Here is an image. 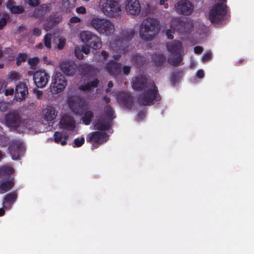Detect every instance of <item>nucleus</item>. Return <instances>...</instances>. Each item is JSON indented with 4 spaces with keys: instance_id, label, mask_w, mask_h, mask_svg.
<instances>
[{
    "instance_id": "obj_1",
    "label": "nucleus",
    "mask_w": 254,
    "mask_h": 254,
    "mask_svg": "<svg viewBox=\"0 0 254 254\" xmlns=\"http://www.w3.org/2000/svg\"><path fill=\"white\" fill-rule=\"evenodd\" d=\"M230 17V10L226 3L218 2L210 9L208 19L215 26L219 27L226 24Z\"/></svg>"
},
{
    "instance_id": "obj_2",
    "label": "nucleus",
    "mask_w": 254,
    "mask_h": 254,
    "mask_svg": "<svg viewBox=\"0 0 254 254\" xmlns=\"http://www.w3.org/2000/svg\"><path fill=\"white\" fill-rule=\"evenodd\" d=\"M160 30L159 20L148 17L141 22L139 28V35L145 41L153 40Z\"/></svg>"
},
{
    "instance_id": "obj_3",
    "label": "nucleus",
    "mask_w": 254,
    "mask_h": 254,
    "mask_svg": "<svg viewBox=\"0 0 254 254\" xmlns=\"http://www.w3.org/2000/svg\"><path fill=\"white\" fill-rule=\"evenodd\" d=\"M134 35L132 29H123L120 35L116 37L112 44L114 50L120 53L126 54L128 48L129 41L131 40Z\"/></svg>"
},
{
    "instance_id": "obj_4",
    "label": "nucleus",
    "mask_w": 254,
    "mask_h": 254,
    "mask_svg": "<svg viewBox=\"0 0 254 254\" xmlns=\"http://www.w3.org/2000/svg\"><path fill=\"white\" fill-rule=\"evenodd\" d=\"M161 100V97L159 93L158 87L153 82L150 88L145 90L139 95L138 102L141 105L151 106Z\"/></svg>"
},
{
    "instance_id": "obj_5",
    "label": "nucleus",
    "mask_w": 254,
    "mask_h": 254,
    "mask_svg": "<svg viewBox=\"0 0 254 254\" xmlns=\"http://www.w3.org/2000/svg\"><path fill=\"white\" fill-rule=\"evenodd\" d=\"M100 7L105 15L109 17H117L120 15L121 6L114 0H101Z\"/></svg>"
},
{
    "instance_id": "obj_6",
    "label": "nucleus",
    "mask_w": 254,
    "mask_h": 254,
    "mask_svg": "<svg viewBox=\"0 0 254 254\" xmlns=\"http://www.w3.org/2000/svg\"><path fill=\"white\" fill-rule=\"evenodd\" d=\"M90 23L92 28L101 34L108 35L114 32V25L107 19L93 18Z\"/></svg>"
},
{
    "instance_id": "obj_7",
    "label": "nucleus",
    "mask_w": 254,
    "mask_h": 254,
    "mask_svg": "<svg viewBox=\"0 0 254 254\" xmlns=\"http://www.w3.org/2000/svg\"><path fill=\"white\" fill-rule=\"evenodd\" d=\"M68 103L71 110L76 115L81 116L88 109V103L81 97L72 96L68 98Z\"/></svg>"
},
{
    "instance_id": "obj_8",
    "label": "nucleus",
    "mask_w": 254,
    "mask_h": 254,
    "mask_svg": "<svg viewBox=\"0 0 254 254\" xmlns=\"http://www.w3.org/2000/svg\"><path fill=\"white\" fill-rule=\"evenodd\" d=\"M81 41L87 47L94 50L101 47L102 42L97 35L88 31H83L80 34Z\"/></svg>"
},
{
    "instance_id": "obj_9",
    "label": "nucleus",
    "mask_w": 254,
    "mask_h": 254,
    "mask_svg": "<svg viewBox=\"0 0 254 254\" xmlns=\"http://www.w3.org/2000/svg\"><path fill=\"white\" fill-rule=\"evenodd\" d=\"M5 125L10 129L17 131L20 127H24V120L16 112H11L4 117Z\"/></svg>"
},
{
    "instance_id": "obj_10",
    "label": "nucleus",
    "mask_w": 254,
    "mask_h": 254,
    "mask_svg": "<svg viewBox=\"0 0 254 254\" xmlns=\"http://www.w3.org/2000/svg\"><path fill=\"white\" fill-rule=\"evenodd\" d=\"M67 85V81L60 73L55 74L52 82L50 85L51 92L53 94H57L62 92Z\"/></svg>"
},
{
    "instance_id": "obj_11",
    "label": "nucleus",
    "mask_w": 254,
    "mask_h": 254,
    "mask_svg": "<svg viewBox=\"0 0 254 254\" xmlns=\"http://www.w3.org/2000/svg\"><path fill=\"white\" fill-rule=\"evenodd\" d=\"M108 136L107 133L99 131L91 132L86 136V141L88 142H92L91 149L93 150L98 147L103 142L106 141V139Z\"/></svg>"
},
{
    "instance_id": "obj_12",
    "label": "nucleus",
    "mask_w": 254,
    "mask_h": 254,
    "mask_svg": "<svg viewBox=\"0 0 254 254\" xmlns=\"http://www.w3.org/2000/svg\"><path fill=\"white\" fill-rule=\"evenodd\" d=\"M171 26L181 33H190L192 28V24L190 21L181 18H174Z\"/></svg>"
},
{
    "instance_id": "obj_13",
    "label": "nucleus",
    "mask_w": 254,
    "mask_h": 254,
    "mask_svg": "<svg viewBox=\"0 0 254 254\" xmlns=\"http://www.w3.org/2000/svg\"><path fill=\"white\" fill-rule=\"evenodd\" d=\"M193 5L188 0H180L175 4L176 11L184 15H190L193 9Z\"/></svg>"
},
{
    "instance_id": "obj_14",
    "label": "nucleus",
    "mask_w": 254,
    "mask_h": 254,
    "mask_svg": "<svg viewBox=\"0 0 254 254\" xmlns=\"http://www.w3.org/2000/svg\"><path fill=\"white\" fill-rule=\"evenodd\" d=\"M24 147L22 143L18 140H14L10 144L8 150L13 160L19 159L22 153Z\"/></svg>"
},
{
    "instance_id": "obj_15",
    "label": "nucleus",
    "mask_w": 254,
    "mask_h": 254,
    "mask_svg": "<svg viewBox=\"0 0 254 254\" xmlns=\"http://www.w3.org/2000/svg\"><path fill=\"white\" fill-rule=\"evenodd\" d=\"M50 76L45 70H38L35 72L34 83L38 88H43L48 84Z\"/></svg>"
},
{
    "instance_id": "obj_16",
    "label": "nucleus",
    "mask_w": 254,
    "mask_h": 254,
    "mask_svg": "<svg viewBox=\"0 0 254 254\" xmlns=\"http://www.w3.org/2000/svg\"><path fill=\"white\" fill-rule=\"evenodd\" d=\"M141 4L138 0H127L125 2V10L128 15L136 16L141 11Z\"/></svg>"
},
{
    "instance_id": "obj_17",
    "label": "nucleus",
    "mask_w": 254,
    "mask_h": 254,
    "mask_svg": "<svg viewBox=\"0 0 254 254\" xmlns=\"http://www.w3.org/2000/svg\"><path fill=\"white\" fill-rule=\"evenodd\" d=\"M122 64L117 63L114 61H111L105 65V68L109 72L110 75L117 78L122 71Z\"/></svg>"
},
{
    "instance_id": "obj_18",
    "label": "nucleus",
    "mask_w": 254,
    "mask_h": 254,
    "mask_svg": "<svg viewBox=\"0 0 254 254\" xmlns=\"http://www.w3.org/2000/svg\"><path fill=\"white\" fill-rule=\"evenodd\" d=\"M119 102L124 108L128 110H131L134 106V101L131 95L127 93H122L118 97Z\"/></svg>"
},
{
    "instance_id": "obj_19",
    "label": "nucleus",
    "mask_w": 254,
    "mask_h": 254,
    "mask_svg": "<svg viewBox=\"0 0 254 254\" xmlns=\"http://www.w3.org/2000/svg\"><path fill=\"white\" fill-rule=\"evenodd\" d=\"M60 127L64 130L72 131L75 127V120L70 116L64 115L60 122Z\"/></svg>"
},
{
    "instance_id": "obj_20",
    "label": "nucleus",
    "mask_w": 254,
    "mask_h": 254,
    "mask_svg": "<svg viewBox=\"0 0 254 254\" xmlns=\"http://www.w3.org/2000/svg\"><path fill=\"white\" fill-rule=\"evenodd\" d=\"M28 93L27 85L23 82H20L15 88V99L17 101L25 99Z\"/></svg>"
},
{
    "instance_id": "obj_21",
    "label": "nucleus",
    "mask_w": 254,
    "mask_h": 254,
    "mask_svg": "<svg viewBox=\"0 0 254 254\" xmlns=\"http://www.w3.org/2000/svg\"><path fill=\"white\" fill-rule=\"evenodd\" d=\"M60 67L62 71L68 76L73 75L77 68L76 64L71 61H65L60 64Z\"/></svg>"
},
{
    "instance_id": "obj_22",
    "label": "nucleus",
    "mask_w": 254,
    "mask_h": 254,
    "mask_svg": "<svg viewBox=\"0 0 254 254\" xmlns=\"http://www.w3.org/2000/svg\"><path fill=\"white\" fill-rule=\"evenodd\" d=\"M78 70L82 76L86 77H92L96 72L94 67L87 63L80 64Z\"/></svg>"
},
{
    "instance_id": "obj_23",
    "label": "nucleus",
    "mask_w": 254,
    "mask_h": 254,
    "mask_svg": "<svg viewBox=\"0 0 254 254\" xmlns=\"http://www.w3.org/2000/svg\"><path fill=\"white\" fill-rule=\"evenodd\" d=\"M167 50L172 54H179L181 53L183 46L181 41L175 40L173 42H167L166 44Z\"/></svg>"
},
{
    "instance_id": "obj_24",
    "label": "nucleus",
    "mask_w": 254,
    "mask_h": 254,
    "mask_svg": "<svg viewBox=\"0 0 254 254\" xmlns=\"http://www.w3.org/2000/svg\"><path fill=\"white\" fill-rule=\"evenodd\" d=\"M147 79L145 76L139 75L134 78L132 80V88L133 89L141 91L146 87Z\"/></svg>"
},
{
    "instance_id": "obj_25",
    "label": "nucleus",
    "mask_w": 254,
    "mask_h": 254,
    "mask_svg": "<svg viewBox=\"0 0 254 254\" xmlns=\"http://www.w3.org/2000/svg\"><path fill=\"white\" fill-rule=\"evenodd\" d=\"M17 198V193L16 191L7 194L3 198V207L6 209H10Z\"/></svg>"
},
{
    "instance_id": "obj_26",
    "label": "nucleus",
    "mask_w": 254,
    "mask_h": 254,
    "mask_svg": "<svg viewBox=\"0 0 254 254\" xmlns=\"http://www.w3.org/2000/svg\"><path fill=\"white\" fill-rule=\"evenodd\" d=\"M50 11L49 4H42L36 8L33 15L34 17L43 19L45 14Z\"/></svg>"
},
{
    "instance_id": "obj_27",
    "label": "nucleus",
    "mask_w": 254,
    "mask_h": 254,
    "mask_svg": "<svg viewBox=\"0 0 254 254\" xmlns=\"http://www.w3.org/2000/svg\"><path fill=\"white\" fill-rule=\"evenodd\" d=\"M15 185L14 178L11 177L9 179L2 181L0 184V192L3 193L11 190Z\"/></svg>"
},
{
    "instance_id": "obj_28",
    "label": "nucleus",
    "mask_w": 254,
    "mask_h": 254,
    "mask_svg": "<svg viewBox=\"0 0 254 254\" xmlns=\"http://www.w3.org/2000/svg\"><path fill=\"white\" fill-rule=\"evenodd\" d=\"M14 173V169L10 166L3 165L0 167V178L9 179Z\"/></svg>"
},
{
    "instance_id": "obj_29",
    "label": "nucleus",
    "mask_w": 254,
    "mask_h": 254,
    "mask_svg": "<svg viewBox=\"0 0 254 254\" xmlns=\"http://www.w3.org/2000/svg\"><path fill=\"white\" fill-rule=\"evenodd\" d=\"M43 115L46 120L52 121L56 118L57 112L54 107L49 106L43 111Z\"/></svg>"
},
{
    "instance_id": "obj_30",
    "label": "nucleus",
    "mask_w": 254,
    "mask_h": 254,
    "mask_svg": "<svg viewBox=\"0 0 254 254\" xmlns=\"http://www.w3.org/2000/svg\"><path fill=\"white\" fill-rule=\"evenodd\" d=\"M99 83V80L96 78L91 81L88 82L87 83L80 85L78 88L80 90L83 91L90 92L97 87Z\"/></svg>"
},
{
    "instance_id": "obj_31",
    "label": "nucleus",
    "mask_w": 254,
    "mask_h": 254,
    "mask_svg": "<svg viewBox=\"0 0 254 254\" xmlns=\"http://www.w3.org/2000/svg\"><path fill=\"white\" fill-rule=\"evenodd\" d=\"M111 125V122L107 120L104 121L98 120L94 123V127L95 129L106 131L110 129Z\"/></svg>"
},
{
    "instance_id": "obj_32",
    "label": "nucleus",
    "mask_w": 254,
    "mask_h": 254,
    "mask_svg": "<svg viewBox=\"0 0 254 254\" xmlns=\"http://www.w3.org/2000/svg\"><path fill=\"white\" fill-rule=\"evenodd\" d=\"M152 61L156 66L160 67L165 63L166 58L162 54H155L152 57Z\"/></svg>"
},
{
    "instance_id": "obj_33",
    "label": "nucleus",
    "mask_w": 254,
    "mask_h": 254,
    "mask_svg": "<svg viewBox=\"0 0 254 254\" xmlns=\"http://www.w3.org/2000/svg\"><path fill=\"white\" fill-rule=\"evenodd\" d=\"M183 70L179 69H175L171 74L170 82L172 85L175 86L178 80L182 77Z\"/></svg>"
},
{
    "instance_id": "obj_34",
    "label": "nucleus",
    "mask_w": 254,
    "mask_h": 254,
    "mask_svg": "<svg viewBox=\"0 0 254 254\" xmlns=\"http://www.w3.org/2000/svg\"><path fill=\"white\" fill-rule=\"evenodd\" d=\"M183 62V57L180 54H176V56L170 57L168 59L169 64L173 66L177 67L179 66Z\"/></svg>"
},
{
    "instance_id": "obj_35",
    "label": "nucleus",
    "mask_w": 254,
    "mask_h": 254,
    "mask_svg": "<svg viewBox=\"0 0 254 254\" xmlns=\"http://www.w3.org/2000/svg\"><path fill=\"white\" fill-rule=\"evenodd\" d=\"M104 111L106 120L112 122V121L116 117L113 108L110 105H107L104 108Z\"/></svg>"
},
{
    "instance_id": "obj_36",
    "label": "nucleus",
    "mask_w": 254,
    "mask_h": 254,
    "mask_svg": "<svg viewBox=\"0 0 254 254\" xmlns=\"http://www.w3.org/2000/svg\"><path fill=\"white\" fill-rule=\"evenodd\" d=\"M82 116L81 120L83 123L85 125H89L94 117V114L91 111H85Z\"/></svg>"
},
{
    "instance_id": "obj_37",
    "label": "nucleus",
    "mask_w": 254,
    "mask_h": 254,
    "mask_svg": "<svg viewBox=\"0 0 254 254\" xmlns=\"http://www.w3.org/2000/svg\"><path fill=\"white\" fill-rule=\"evenodd\" d=\"M62 20V17L58 15L57 13L52 12L49 17V23L52 27L54 26L57 24L59 23Z\"/></svg>"
},
{
    "instance_id": "obj_38",
    "label": "nucleus",
    "mask_w": 254,
    "mask_h": 254,
    "mask_svg": "<svg viewBox=\"0 0 254 254\" xmlns=\"http://www.w3.org/2000/svg\"><path fill=\"white\" fill-rule=\"evenodd\" d=\"M132 62L138 67L142 66L145 63L143 57L138 54H136L132 56Z\"/></svg>"
},
{
    "instance_id": "obj_39",
    "label": "nucleus",
    "mask_w": 254,
    "mask_h": 254,
    "mask_svg": "<svg viewBox=\"0 0 254 254\" xmlns=\"http://www.w3.org/2000/svg\"><path fill=\"white\" fill-rule=\"evenodd\" d=\"M28 64L30 65V68L34 70L36 68L37 65L39 62V59L37 57L29 58L27 60Z\"/></svg>"
},
{
    "instance_id": "obj_40",
    "label": "nucleus",
    "mask_w": 254,
    "mask_h": 254,
    "mask_svg": "<svg viewBox=\"0 0 254 254\" xmlns=\"http://www.w3.org/2000/svg\"><path fill=\"white\" fill-rule=\"evenodd\" d=\"M27 55L26 54L20 53L16 57V64L17 66H19L22 62H24L27 59Z\"/></svg>"
},
{
    "instance_id": "obj_41",
    "label": "nucleus",
    "mask_w": 254,
    "mask_h": 254,
    "mask_svg": "<svg viewBox=\"0 0 254 254\" xmlns=\"http://www.w3.org/2000/svg\"><path fill=\"white\" fill-rule=\"evenodd\" d=\"M11 12L13 14H21L23 12L24 8L22 6L12 5L9 8Z\"/></svg>"
},
{
    "instance_id": "obj_42",
    "label": "nucleus",
    "mask_w": 254,
    "mask_h": 254,
    "mask_svg": "<svg viewBox=\"0 0 254 254\" xmlns=\"http://www.w3.org/2000/svg\"><path fill=\"white\" fill-rule=\"evenodd\" d=\"M43 42L46 48L48 49L51 48V34L50 33H47L45 35Z\"/></svg>"
},
{
    "instance_id": "obj_43",
    "label": "nucleus",
    "mask_w": 254,
    "mask_h": 254,
    "mask_svg": "<svg viewBox=\"0 0 254 254\" xmlns=\"http://www.w3.org/2000/svg\"><path fill=\"white\" fill-rule=\"evenodd\" d=\"M55 142L57 143H61L62 142V138H63V134L61 132L56 131L54 134Z\"/></svg>"
},
{
    "instance_id": "obj_44",
    "label": "nucleus",
    "mask_w": 254,
    "mask_h": 254,
    "mask_svg": "<svg viewBox=\"0 0 254 254\" xmlns=\"http://www.w3.org/2000/svg\"><path fill=\"white\" fill-rule=\"evenodd\" d=\"M9 20V17L8 15H5L2 17L0 19V30H2L3 28L7 24V21Z\"/></svg>"
},
{
    "instance_id": "obj_45",
    "label": "nucleus",
    "mask_w": 254,
    "mask_h": 254,
    "mask_svg": "<svg viewBox=\"0 0 254 254\" xmlns=\"http://www.w3.org/2000/svg\"><path fill=\"white\" fill-rule=\"evenodd\" d=\"M85 139L84 137H81L80 138H76L74 140V147H79L81 146L84 143Z\"/></svg>"
},
{
    "instance_id": "obj_46",
    "label": "nucleus",
    "mask_w": 254,
    "mask_h": 254,
    "mask_svg": "<svg viewBox=\"0 0 254 254\" xmlns=\"http://www.w3.org/2000/svg\"><path fill=\"white\" fill-rule=\"evenodd\" d=\"M19 77V73L15 71H11L8 75V79L11 80H17Z\"/></svg>"
},
{
    "instance_id": "obj_47",
    "label": "nucleus",
    "mask_w": 254,
    "mask_h": 254,
    "mask_svg": "<svg viewBox=\"0 0 254 254\" xmlns=\"http://www.w3.org/2000/svg\"><path fill=\"white\" fill-rule=\"evenodd\" d=\"M58 44L57 45V48L59 50H63L64 48V46L66 43V40L65 39L60 38L58 40Z\"/></svg>"
},
{
    "instance_id": "obj_48",
    "label": "nucleus",
    "mask_w": 254,
    "mask_h": 254,
    "mask_svg": "<svg viewBox=\"0 0 254 254\" xmlns=\"http://www.w3.org/2000/svg\"><path fill=\"white\" fill-rule=\"evenodd\" d=\"M74 54L76 57H77L78 59L81 60L83 58L82 52L79 48H75Z\"/></svg>"
},
{
    "instance_id": "obj_49",
    "label": "nucleus",
    "mask_w": 254,
    "mask_h": 254,
    "mask_svg": "<svg viewBox=\"0 0 254 254\" xmlns=\"http://www.w3.org/2000/svg\"><path fill=\"white\" fill-rule=\"evenodd\" d=\"M27 3L32 7H35L40 4V0H28Z\"/></svg>"
},
{
    "instance_id": "obj_50",
    "label": "nucleus",
    "mask_w": 254,
    "mask_h": 254,
    "mask_svg": "<svg viewBox=\"0 0 254 254\" xmlns=\"http://www.w3.org/2000/svg\"><path fill=\"white\" fill-rule=\"evenodd\" d=\"M211 57V53L210 52L205 53L202 56V61L203 62L208 61Z\"/></svg>"
},
{
    "instance_id": "obj_51",
    "label": "nucleus",
    "mask_w": 254,
    "mask_h": 254,
    "mask_svg": "<svg viewBox=\"0 0 254 254\" xmlns=\"http://www.w3.org/2000/svg\"><path fill=\"white\" fill-rule=\"evenodd\" d=\"M7 83L3 80H0V93H3L6 87Z\"/></svg>"
},
{
    "instance_id": "obj_52",
    "label": "nucleus",
    "mask_w": 254,
    "mask_h": 254,
    "mask_svg": "<svg viewBox=\"0 0 254 254\" xmlns=\"http://www.w3.org/2000/svg\"><path fill=\"white\" fill-rule=\"evenodd\" d=\"M32 35L35 36H36V37L40 36L42 33L41 30L39 28H35L32 30Z\"/></svg>"
},
{
    "instance_id": "obj_53",
    "label": "nucleus",
    "mask_w": 254,
    "mask_h": 254,
    "mask_svg": "<svg viewBox=\"0 0 254 254\" xmlns=\"http://www.w3.org/2000/svg\"><path fill=\"white\" fill-rule=\"evenodd\" d=\"M8 108L7 104L3 101L0 102V110L1 111H5Z\"/></svg>"
},
{
    "instance_id": "obj_54",
    "label": "nucleus",
    "mask_w": 254,
    "mask_h": 254,
    "mask_svg": "<svg viewBox=\"0 0 254 254\" xmlns=\"http://www.w3.org/2000/svg\"><path fill=\"white\" fill-rule=\"evenodd\" d=\"M130 67L127 65H124L123 68V72L124 74L128 75L130 71Z\"/></svg>"
},
{
    "instance_id": "obj_55",
    "label": "nucleus",
    "mask_w": 254,
    "mask_h": 254,
    "mask_svg": "<svg viewBox=\"0 0 254 254\" xmlns=\"http://www.w3.org/2000/svg\"><path fill=\"white\" fill-rule=\"evenodd\" d=\"M76 11L78 13L85 14L86 13V9L84 6H80L76 9Z\"/></svg>"
},
{
    "instance_id": "obj_56",
    "label": "nucleus",
    "mask_w": 254,
    "mask_h": 254,
    "mask_svg": "<svg viewBox=\"0 0 254 254\" xmlns=\"http://www.w3.org/2000/svg\"><path fill=\"white\" fill-rule=\"evenodd\" d=\"M173 33H174V32L171 29H167L166 30V34L167 36V38L169 39L172 40L173 39V38H174V36L173 35Z\"/></svg>"
},
{
    "instance_id": "obj_57",
    "label": "nucleus",
    "mask_w": 254,
    "mask_h": 254,
    "mask_svg": "<svg viewBox=\"0 0 254 254\" xmlns=\"http://www.w3.org/2000/svg\"><path fill=\"white\" fill-rule=\"evenodd\" d=\"M146 115L145 111H140L137 114V118L140 120H143L145 118Z\"/></svg>"
},
{
    "instance_id": "obj_58",
    "label": "nucleus",
    "mask_w": 254,
    "mask_h": 254,
    "mask_svg": "<svg viewBox=\"0 0 254 254\" xmlns=\"http://www.w3.org/2000/svg\"><path fill=\"white\" fill-rule=\"evenodd\" d=\"M80 21H81L80 18L77 16H73V17H71L70 19H69V21L70 23H76L80 22Z\"/></svg>"
},
{
    "instance_id": "obj_59",
    "label": "nucleus",
    "mask_w": 254,
    "mask_h": 254,
    "mask_svg": "<svg viewBox=\"0 0 254 254\" xmlns=\"http://www.w3.org/2000/svg\"><path fill=\"white\" fill-rule=\"evenodd\" d=\"M194 51L195 54H200L203 51V48L200 46H195L194 48Z\"/></svg>"
},
{
    "instance_id": "obj_60",
    "label": "nucleus",
    "mask_w": 254,
    "mask_h": 254,
    "mask_svg": "<svg viewBox=\"0 0 254 254\" xmlns=\"http://www.w3.org/2000/svg\"><path fill=\"white\" fill-rule=\"evenodd\" d=\"M196 76L198 78H202L204 76V73L203 70L199 69L196 72Z\"/></svg>"
},
{
    "instance_id": "obj_61",
    "label": "nucleus",
    "mask_w": 254,
    "mask_h": 254,
    "mask_svg": "<svg viewBox=\"0 0 254 254\" xmlns=\"http://www.w3.org/2000/svg\"><path fill=\"white\" fill-rule=\"evenodd\" d=\"M4 92V94L6 96L12 95H13V94L14 93V90L12 88L10 89H5V91Z\"/></svg>"
},
{
    "instance_id": "obj_62",
    "label": "nucleus",
    "mask_w": 254,
    "mask_h": 254,
    "mask_svg": "<svg viewBox=\"0 0 254 254\" xmlns=\"http://www.w3.org/2000/svg\"><path fill=\"white\" fill-rule=\"evenodd\" d=\"M89 48V47H86L85 46H83L81 48L82 52L85 54H89L90 53V51Z\"/></svg>"
},
{
    "instance_id": "obj_63",
    "label": "nucleus",
    "mask_w": 254,
    "mask_h": 254,
    "mask_svg": "<svg viewBox=\"0 0 254 254\" xmlns=\"http://www.w3.org/2000/svg\"><path fill=\"white\" fill-rule=\"evenodd\" d=\"M101 54L103 57V60H106L109 56L108 53L105 51H102L101 53Z\"/></svg>"
},
{
    "instance_id": "obj_64",
    "label": "nucleus",
    "mask_w": 254,
    "mask_h": 254,
    "mask_svg": "<svg viewBox=\"0 0 254 254\" xmlns=\"http://www.w3.org/2000/svg\"><path fill=\"white\" fill-rule=\"evenodd\" d=\"M167 1V0H160V4L164 5L165 8H167L168 7V4L167 3H165Z\"/></svg>"
}]
</instances>
